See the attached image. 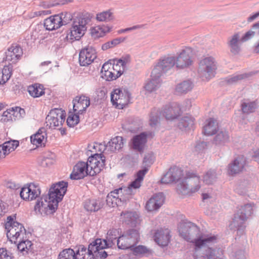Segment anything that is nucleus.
<instances>
[{
    "label": "nucleus",
    "instance_id": "nucleus-1",
    "mask_svg": "<svg viewBox=\"0 0 259 259\" xmlns=\"http://www.w3.org/2000/svg\"><path fill=\"white\" fill-rule=\"evenodd\" d=\"M180 236L185 240L193 244L195 251L206 248L203 254V259H214L215 250L210 246L217 242L218 236L213 234H203L200 228L194 223L182 221L178 227Z\"/></svg>",
    "mask_w": 259,
    "mask_h": 259
},
{
    "label": "nucleus",
    "instance_id": "nucleus-2",
    "mask_svg": "<svg viewBox=\"0 0 259 259\" xmlns=\"http://www.w3.org/2000/svg\"><path fill=\"white\" fill-rule=\"evenodd\" d=\"M201 187V178L192 171H186L185 176L176 185V191L182 198L191 196Z\"/></svg>",
    "mask_w": 259,
    "mask_h": 259
},
{
    "label": "nucleus",
    "instance_id": "nucleus-3",
    "mask_svg": "<svg viewBox=\"0 0 259 259\" xmlns=\"http://www.w3.org/2000/svg\"><path fill=\"white\" fill-rule=\"evenodd\" d=\"M180 112L181 108L177 103L165 106L161 112L157 109H153L150 113L149 124L152 127L156 126L159 122V114H162L167 120H172L177 118Z\"/></svg>",
    "mask_w": 259,
    "mask_h": 259
},
{
    "label": "nucleus",
    "instance_id": "nucleus-4",
    "mask_svg": "<svg viewBox=\"0 0 259 259\" xmlns=\"http://www.w3.org/2000/svg\"><path fill=\"white\" fill-rule=\"evenodd\" d=\"M16 215L9 216L5 223L7 236L12 243L26 238V231L22 224L16 222Z\"/></svg>",
    "mask_w": 259,
    "mask_h": 259
},
{
    "label": "nucleus",
    "instance_id": "nucleus-5",
    "mask_svg": "<svg viewBox=\"0 0 259 259\" xmlns=\"http://www.w3.org/2000/svg\"><path fill=\"white\" fill-rule=\"evenodd\" d=\"M217 69V63L214 58L212 57H206L199 62L198 76L202 80L207 81L215 76Z\"/></svg>",
    "mask_w": 259,
    "mask_h": 259
},
{
    "label": "nucleus",
    "instance_id": "nucleus-6",
    "mask_svg": "<svg viewBox=\"0 0 259 259\" xmlns=\"http://www.w3.org/2000/svg\"><path fill=\"white\" fill-rule=\"evenodd\" d=\"M140 235L137 230L132 229L119 236L117 240L118 249L130 250L139 242Z\"/></svg>",
    "mask_w": 259,
    "mask_h": 259
},
{
    "label": "nucleus",
    "instance_id": "nucleus-7",
    "mask_svg": "<svg viewBox=\"0 0 259 259\" xmlns=\"http://www.w3.org/2000/svg\"><path fill=\"white\" fill-rule=\"evenodd\" d=\"M112 154L104 155L101 153H94L90 156L87 162L89 168V175L93 176L100 173L104 168L106 159L112 158Z\"/></svg>",
    "mask_w": 259,
    "mask_h": 259
},
{
    "label": "nucleus",
    "instance_id": "nucleus-8",
    "mask_svg": "<svg viewBox=\"0 0 259 259\" xmlns=\"http://www.w3.org/2000/svg\"><path fill=\"white\" fill-rule=\"evenodd\" d=\"M68 183L67 182L61 181L53 184L50 187L48 196L49 199L51 200L52 203H54V206H58V203L60 202L65 194L66 192Z\"/></svg>",
    "mask_w": 259,
    "mask_h": 259
},
{
    "label": "nucleus",
    "instance_id": "nucleus-9",
    "mask_svg": "<svg viewBox=\"0 0 259 259\" xmlns=\"http://www.w3.org/2000/svg\"><path fill=\"white\" fill-rule=\"evenodd\" d=\"M252 211H236L234 214L232 221L229 225L230 229L237 231L238 235H242L244 233L246 226L245 222L251 215Z\"/></svg>",
    "mask_w": 259,
    "mask_h": 259
},
{
    "label": "nucleus",
    "instance_id": "nucleus-10",
    "mask_svg": "<svg viewBox=\"0 0 259 259\" xmlns=\"http://www.w3.org/2000/svg\"><path fill=\"white\" fill-rule=\"evenodd\" d=\"M66 113L58 108L52 109L46 118L47 126L50 128L61 127L65 121Z\"/></svg>",
    "mask_w": 259,
    "mask_h": 259
},
{
    "label": "nucleus",
    "instance_id": "nucleus-11",
    "mask_svg": "<svg viewBox=\"0 0 259 259\" xmlns=\"http://www.w3.org/2000/svg\"><path fill=\"white\" fill-rule=\"evenodd\" d=\"M41 194L39 186L34 183H27L21 189L20 196L26 201H31L36 199Z\"/></svg>",
    "mask_w": 259,
    "mask_h": 259
},
{
    "label": "nucleus",
    "instance_id": "nucleus-12",
    "mask_svg": "<svg viewBox=\"0 0 259 259\" xmlns=\"http://www.w3.org/2000/svg\"><path fill=\"white\" fill-rule=\"evenodd\" d=\"M85 21L83 19L74 21L66 34V38L71 42L79 40L86 31Z\"/></svg>",
    "mask_w": 259,
    "mask_h": 259
},
{
    "label": "nucleus",
    "instance_id": "nucleus-13",
    "mask_svg": "<svg viewBox=\"0 0 259 259\" xmlns=\"http://www.w3.org/2000/svg\"><path fill=\"white\" fill-rule=\"evenodd\" d=\"M176 66L178 69L189 68L193 63V50L190 47L183 49L176 57Z\"/></svg>",
    "mask_w": 259,
    "mask_h": 259
},
{
    "label": "nucleus",
    "instance_id": "nucleus-14",
    "mask_svg": "<svg viewBox=\"0 0 259 259\" xmlns=\"http://www.w3.org/2000/svg\"><path fill=\"white\" fill-rule=\"evenodd\" d=\"M68 15L62 13L60 15H55L46 19L44 21V26L48 30H53L59 28L63 24H66L68 21L71 19L70 15L68 14V20H64L66 15Z\"/></svg>",
    "mask_w": 259,
    "mask_h": 259
},
{
    "label": "nucleus",
    "instance_id": "nucleus-15",
    "mask_svg": "<svg viewBox=\"0 0 259 259\" xmlns=\"http://www.w3.org/2000/svg\"><path fill=\"white\" fill-rule=\"evenodd\" d=\"M246 163V159L243 155L237 156L228 164V174L234 176L240 174L244 170Z\"/></svg>",
    "mask_w": 259,
    "mask_h": 259
},
{
    "label": "nucleus",
    "instance_id": "nucleus-16",
    "mask_svg": "<svg viewBox=\"0 0 259 259\" xmlns=\"http://www.w3.org/2000/svg\"><path fill=\"white\" fill-rule=\"evenodd\" d=\"M183 170L177 166L169 168L168 171L161 179L163 184H168L177 182L178 183L183 179Z\"/></svg>",
    "mask_w": 259,
    "mask_h": 259
},
{
    "label": "nucleus",
    "instance_id": "nucleus-17",
    "mask_svg": "<svg viewBox=\"0 0 259 259\" xmlns=\"http://www.w3.org/2000/svg\"><path fill=\"white\" fill-rule=\"evenodd\" d=\"M96 58V50L91 47H88L80 52L79 62L81 66H87L92 64Z\"/></svg>",
    "mask_w": 259,
    "mask_h": 259
},
{
    "label": "nucleus",
    "instance_id": "nucleus-18",
    "mask_svg": "<svg viewBox=\"0 0 259 259\" xmlns=\"http://www.w3.org/2000/svg\"><path fill=\"white\" fill-rule=\"evenodd\" d=\"M114 95H116L114 99L115 108L121 109L129 103L131 94L127 90L122 91L120 89H114Z\"/></svg>",
    "mask_w": 259,
    "mask_h": 259
},
{
    "label": "nucleus",
    "instance_id": "nucleus-19",
    "mask_svg": "<svg viewBox=\"0 0 259 259\" xmlns=\"http://www.w3.org/2000/svg\"><path fill=\"white\" fill-rule=\"evenodd\" d=\"M23 54L22 48L19 45L13 44L6 52L5 59L11 63H16L21 58Z\"/></svg>",
    "mask_w": 259,
    "mask_h": 259
},
{
    "label": "nucleus",
    "instance_id": "nucleus-20",
    "mask_svg": "<svg viewBox=\"0 0 259 259\" xmlns=\"http://www.w3.org/2000/svg\"><path fill=\"white\" fill-rule=\"evenodd\" d=\"M89 171L87 162L79 161L74 166L70 178L72 180L83 179L89 175Z\"/></svg>",
    "mask_w": 259,
    "mask_h": 259
},
{
    "label": "nucleus",
    "instance_id": "nucleus-21",
    "mask_svg": "<svg viewBox=\"0 0 259 259\" xmlns=\"http://www.w3.org/2000/svg\"><path fill=\"white\" fill-rule=\"evenodd\" d=\"M24 113V110L19 107L9 109L3 112L0 121L4 123L12 122L16 120L18 116Z\"/></svg>",
    "mask_w": 259,
    "mask_h": 259
},
{
    "label": "nucleus",
    "instance_id": "nucleus-22",
    "mask_svg": "<svg viewBox=\"0 0 259 259\" xmlns=\"http://www.w3.org/2000/svg\"><path fill=\"white\" fill-rule=\"evenodd\" d=\"M131 61V57L128 54L123 55L119 59L114 58V65H116V67H119V69H116L117 73L114 76V80L119 77L125 72L127 69V65L129 64Z\"/></svg>",
    "mask_w": 259,
    "mask_h": 259
},
{
    "label": "nucleus",
    "instance_id": "nucleus-23",
    "mask_svg": "<svg viewBox=\"0 0 259 259\" xmlns=\"http://www.w3.org/2000/svg\"><path fill=\"white\" fill-rule=\"evenodd\" d=\"M164 199L165 198L162 193L154 194L146 203L147 210H156L159 209L163 204Z\"/></svg>",
    "mask_w": 259,
    "mask_h": 259
},
{
    "label": "nucleus",
    "instance_id": "nucleus-24",
    "mask_svg": "<svg viewBox=\"0 0 259 259\" xmlns=\"http://www.w3.org/2000/svg\"><path fill=\"white\" fill-rule=\"evenodd\" d=\"M170 231L168 229L157 230L154 235V239L159 246H167L169 242Z\"/></svg>",
    "mask_w": 259,
    "mask_h": 259
},
{
    "label": "nucleus",
    "instance_id": "nucleus-25",
    "mask_svg": "<svg viewBox=\"0 0 259 259\" xmlns=\"http://www.w3.org/2000/svg\"><path fill=\"white\" fill-rule=\"evenodd\" d=\"M240 42H241L240 33H234L228 38V46L230 52L234 55H238L241 51Z\"/></svg>",
    "mask_w": 259,
    "mask_h": 259
},
{
    "label": "nucleus",
    "instance_id": "nucleus-26",
    "mask_svg": "<svg viewBox=\"0 0 259 259\" xmlns=\"http://www.w3.org/2000/svg\"><path fill=\"white\" fill-rule=\"evenodd\" d=\"M47 140V133L44 128L39 129L35 134L30 137L31 143L36 147H44Z\"/></svg>",
    "mask_w": 259,
    "mask_h": 259
},
{
    "label": "nucleus",
    "instance_id": "nucleus-27",
    "mask_svg": "<svg viewBox=\"0 0 259 259\" xmlns=\"http://www.w3.org/2000/svg\"><path fill=\"white\" fill-rule=\"evenodd\" d=\"M73 103L74 112L76 113H81L90 105V101L89 98L81 96L76 97L73 100Z\"/></svg>",
    "mask_w": 259,
    "mask_h": 259
},
{
    "label": "nucleus",
    "instance_id": "nucleus-28",
    "mask_svg": "<svg viewBox=\"0 0 259 259\" xmlns=\"http://www.w3.org/2000/svg\"><path fill=\"white\" fill-rule=\"evenodd\" d=\"M113 144V142H112V140L109 141L106 145L101 143H96L89 147V150L93 153L94 152L95 153H98V152H100L101 154L103 153V154L105 156L109 155V153H108L109 151L111 152V154L112 153V149Z\"/></svg>",
    "mask_w": 259,
    "mask_h": 259
},
{
    "label": "nucleus",
    "instance_id": "nucleus-29",
    "mask_svg": "<svg viewBox=\"0 0 259 259\" xmlns=\"http://www.w3.org/2000/svg\"><path fill=\"white\" fill-rule=\"evenodd\" d=\"M219 123L213 118H209L205 121L203 133L207 136L215 135L219 131Z\"/></svg>",
    "mask_w": 259,
    "mask_h": 259
},
{
    "label": "nucleus",
    "instance_id": "nucleus-30",
    "mask_svg": "<svg viewBox=\"0 0 259 259\" xmlns=\"http://www.w3.org/2000/svg\"><path fill=\"white\" fill-rule=\"evenodd\" d=\"M120 215L124 217V222L131 227H136L140 223V220L137 211H122Z\"/></svg>",
    "mask_w": 259,
    "mask_h": 259
},
{
    "label": "nucleus",
    "instance_id": "nucleus-31",
    "mask_svg": "<svg viewBox=\"0 0 259 259\" xmlns=\"http://www.w3.org/2000/svg\"><path fill=\"white\" fill-rule=\"evenodd\" d=\"M101 77L106 81H111L113 78V60L110 59L102 66Z\"/></svg>",
    "mask_w": 259,
    "mask_h": 259
},
{
    "label": "nucleus",
    "instance_id": "nucleus-32",
    "mask_svg": "<svg viewBox=\"0 0 259 259\" xmlns=\"http://www.w3.org/2000/svg\"><path fill=\"white\" fill-rule=\"evenodd\" d=\"M193 87L194 83L191 80H185L176 85L175 92L178 95H184L191 91Z\"/></svg>",
    "mask_w": 259,
    "mask_h": 259
},
{
    "label": "nucleus",
    "instance_id": "nucleus-33",
    "mask_svg": "<svg viewBox=\"0 0 259 259\" xmlns=\"http://www.w3.org/2000/svg\"><path fill=\"white\" fill-rule=\"evenodd\" d=\"M51 200L49 199L48 196V200H46L41 198L38 199L34 205V210H46L49 209L50 210H55L58 208L57 205L54 206V203H52Z\"/></svg>",
    "mask_w": 259,
    "mask_h": 259
},
{
    "label": "nucleus",
    "instance_id": "nucleus-34",
    "mask_svg": "<svg viewBox=\"0 0 259 259\" xmlns=\"http://www.w3.org/2000/svg\"><path fill=\"white\" fill-rule=\"evenodd\" d=\"M230 141L228 132L225 130L219 131L214 137L213 143L215 145L223 146Z\"/></svg>",
    "mask_w": 259,
    "mask_h": 259
},
{
    "label": "nucleus",
    "instance_id": "nucleus-35",
    "mask_svg": "<svg viewBox=\"0 0 259 259\" xmlns=\"http://www.w3.org/2000/svg\"><path fill=\"white\" fill-rule=\"evenodd\" d=\"M175 61L176 57L175 56H165L161 57L157 62L166 72L176 65Z\"/></svg>",
    "mask_w": 259,
    "mask_h": 259
},
{
    "label": "nucleus",
    "instance_id": "nucleus-36",
    "mask_svg": "<svg viewBox=\"0 0 259 259\" xmlns=\"http://www.w3.org/2000/svg\"><path fill=\"white\" fill-rule=\"evenodd\" d=\"M75 259H94V254L89 246L88 248L83 246H80L77 251L75 252Z\"/></svg>",
    "mask_w": 259,
    "mask_h": 259
},
{
    "label": "nucleus",
    "instance_id": "nucleus-37",
    "mask_svg": "<svg viewBox=\"0 0 259 259\" xmlns=\"http://www.w3.org/2000/svg\"><path fill=\"white\" fill-rule=\"evenodd\" d=\"M194 121V118L191 116H185L180 119L178 126L182 131H187L193 127Z\"/></svg>",
    "mask_w": 259,
    "mask_h": 259
},
{
    "label": "nucleus",
    "instance_id": "nucleus-38",
    "mask_svg": "<svg viewBox=\"0 0 259 259\" xmlns=\"http://www.w3.org/2000/svg\"><path fill=\"white\" fill-rule=\"evenodd\" d=\"M146 138L147 135L144 133H141L140 135L134 137L133 139V148L138 151H142L144 148V145L147 141Z\"/></svg>",
    "mask_w": 259,
    "mask_h": 259
},
{
    "label": "nucleus",
    "instance_id": "nucleus-39",
    "mask_svg": "<svg viewBox=\"0 0 259 259\" xmlns=\"http://www.w3.org/2000/svg\"><path fill=\"white\" fill-rule=\"evenodd\" d=\"M29 95L33 98H38L45 94V89L39 83H34L28 87Z\"/></svg>",
    "mask_w": 259,
    "mask_h": 259
},
{
    "label": "nucleus",
    "instance_id": "nucleus-40",
    "mask_svg": "<svg viewBox=\"0 0 259 259\" xmlns=\"http://www.w3.org/2000/svg\"><path fill=\"white\" fill-rule=\"evenodd\" d=\"M12 74V66L5 65L0 69V85L5 84L10 78Z\"/></svg>",
    "mask_w": 259,
    "mask_h": 259
},
{
    "label": "nucleus",
    "instance_id": "nucleus-41",
    "mask_svg": "<svg viewBox=\"0 0 259 259\" xmlns=\"http://www.w3.org/2000/svg\"><path fill=\"white\" fill-rule=\"evenodd\" d=\"M241 106L242 112L248 114L255 111L258 107V103L256 101H244L242 102Z\"/></svg>",
    "mask_w": 259,
    "mask_h": 259
},
{
    "label": "nucleus",
    "instance_id": "nucleus-42",
    "mask_svg": "<svg viewBox=\"0 0 259 259\" xmlns=\"http://www.w3.org/2000/svg\"><path fill=\"white\" fill-rule=\"evenodd\" d=\"M89 248L94 253H96L97 251L103 250L107 246V243L106 240L101 239H97L91 243L89 245Z\"/></svg>",
    "mask_w": 259,
    "mask_h": 259
},
{
    "label": "nucleus",
    "instance_id": "nucleus-43",
    "mask_svg": "<svg viewBox=\"0 0 259 259\" xmlns=\"http://www.w3.org/2000/svg\"><path fill=\"white\" fill-rule=\"evenodd\" d=\"M132 251L133 254L136 256H149L152 253V250L144 245H138L134 247L131 249Z\"/></svg>",
    "mask_w": 259,
    "mask_h": 259
},
{
    "label": "nucleus",
    "instance_id": "nucleus-44",
    "mask_svg": "<svg viewBox=\"0 0 259 259\" xmlns=\"http://www.w3.org/2000/svg\"><path fill=\"white\" fill-rule=\"evenodd\" d=\"M252 75L251 73H244L239 74H234L227 77L225 81L229 84L236 83L239 81L247 78Z\"/></svg>",
    "mask_w": 259,
    "mask_h": 259
},
{
    "label": "nucleus",
    "instance_id": "nucleus-45",
    "mask_svg": "<svg viewBox=\"0 0 259 259\" xmlns=\"http://www.w3.org/2000/svg\"><path fill=\"white\" fill-rule=\"evenodd\" d=\"M19 145V142L17 140H10L5 142L2 145H1L6 155L9 154L14 151Z\"/></svg>",
    "mask_w": 259,
    "mask_h": 259
},
{
    "label": "nucleus",
    "instance_id": "nucleus-46",
    "mask_svg": "<svg viewBox=\"0 0 259 259\" xmlns=\"http://www.w3.org/2000/svg\"><path fill=\"white\" fill-rule=\"evenodd\" d=\"M18 242L19 243L17 245V248L23 254L27 253L32 248V243L26 238L21 239Z\"/></svg>",
    "mask_w": 259,
    "mask_h": 259
},
{
    "label": "nucleus",
    "instance_id": "nucleus-47",
    "mask_svg": "<svg viewBox=\"0 0 259 259\" xmlns=\"http://www.w3.org/2000/svg\"><path fill=\"white\" fill-rule=\"evenodd\" d=\"M161 80L151 77L150 80L146 83L144 88L148 93H151L159 88Z\"/></svg>",
    "mask_w": 259,
    "mask_h": 259
},
{
    "label": "nucleus",
    "instance_id": "nucleus-48",
    "mask_svg": "<svg viewBox=\"0 0 259 259\" xmlns=\"http://www.w3.org/2000/svg\"><path fill=\"white\" fill-rule=\"evenodd\" d=\"M113 12L112 10H108L96 15V19L98 21H108L112 19Z\"/></svg>",
    "mask_w": 259,
    "mask_h": 259
},
{
    "label": "nucleus",
    "instance_id": "nucleus-49",
    "mask_svg": "<svg viewBox=\"0 0 259 259\" xmlns=\"http://www.w3.org/2000/svg\"><path fill=\"white\" fill-rule=\"evenodd\" d=\"M217 175L214 170L210 169L207 171L203 177V181L206 184H213L216 180Z\"/></svg>",
    "mask_w": 259,
    "mask_h": 259
},
{
    "label": "nucleus",
    "instance_id": "nucleus-50",
    "mask_svg": "<svg viewBox=\"0 0 259 259\" xmlns=\"http://www.w3.org/2000/svg\"><path fill=\"white\" fill-rule=\"evenodd\" d=\"M165 72V71H164L163 69L161 67L158 63L157 62L152 70L151 77L161 80L160 77Z\"/></svg>",
    "mask_w": 259,
    "mask_h": 259
},
{
    "label": "nucleus",
    "instance_id": "nucleus-51",
    "mask_svg": "<svg viewBox=\"0 0 259 259\" xmlns=\"http://www.w3.org/2000/svg\"><path fill=\"white\" fill-rule=\"evenodd\" d=\"M106 27L100 26H96L91 28V35L98 38L103 36L106 33Z\"/></svg>",
    "mask_w": 259,
    "mask_h": 259
},
{
    "label": "nucleus",
    "instance_id": "nucleus-52",
    "mask_svg": "<svg viewBox=\"0 0 259 259\" xmlns=\"http://www.w3.org/2000/svg\"><path fill=\"white\" fill-rule=\"evenodd\" d=\"M58 259H75V251L71 248L64 249L59 254Z\"/></svg>",
    "mask_w": 259,
    "mask_h": 259
},
{
    "label": "nucleus",
    "instance_id": "nucleus-53",
    "mask_svg": "<svg viewBox=\"0 0 259 259\" xmlns=\"http://www.w3.org/2000/svg\"><path fill=\"white\" fill-rule=\"evenodd\" d=\"M78 113L70 112L67 119V123L70 127H74L77 124L79 121Z\"/></svg>",
    "mask_w": 259,
    "mask_h": 259
},
{
    "label": "nucleus",
    "instance_id": "nucleus-54",
    "mask_svg": "<svg viewBox=\"0 0 259 259\" xmlns=\"http://www.w3.org/2000/svg\"><path fill=\"white\" fill-rule=\"evenodd\" d=\"M107 89L105 87H102L96 90L95 97L98 100L104 99L107 97Z\"/></svg>",
    "mask_w": 259,
    "mask_h": 259
},
{
    "label": "nucleus",
    "instance_id": "nucleus-55",
    "mask_svg": "<svg viewBox=\"0 0 259 259\" xmlns=\"http://www.w3.org/2000/svg\"><path fill=\"white\" fill-rule=\"evenodd\" d=\"M123 140L122 137H114V149L119 150L123 146Z\"/></svg>",
    "mask_w": 259,
    "mask_h": 259
},
{
    "label": "nucleus",
    "instance_id": "nucleus-56",
    "mask_svg": "<svg viewBox=\"0 0 259 259\" xmlns=\"http://www.w3.org/2000/svg\"><path fill=\"white\" fill-rule=\"evenodd\" d=\"M96 202L94 200H89L85 203L84 207L86 210H98L99 208L96 206Z\"/></svg>",
    "mask_w": 259,
    "mask_h": 259
},
{
    "label": "nucleus",
    "instance_id": "nucleus-57",
    "mask_svg": "<svg viewBox=\"0 0 259 259\" xmlns=\"http://www.w3.org/2000/svg\"><path fill=\"white\" fill-rule=\"evenodd\" d=\"M207 148V143L205 142H198L195 146V151L198 153L203 152Z\"/></svg>",
    "mask_w": 259,
    "mask_h": 259
},
{
    "label": "nucleus",
    "instance_id": "nucleus-58",
    "mask_svg": "<svg viewBox=\"0 0 259 259\" xmlns=\"http://www.w3.org/2000/svg\"><path fill=\"white\" fill-rule=\"evenodd\" d=\"M144 25H136L131 27H128L125 29H121L119 30H117L116 31V33H117V34H120L121 33H125L130 31L142 28L144 27Z\"/></svg>",
    "mask_w": 259,
    "mask_h": 259
},
{
    "label": "nucleus",
    "instance_id": "nucleus-59",
    "mask_svg": "<svg viewBox=\"0 0 259 259\" xmlns=\"http://www.w3.org/2000/svg\"><path fill=\"white\" fill-rule=\"evenodd\" d=\"M12 254L5 248H0V259H12Z\"/></svg>",
    "mask_w": 259,
    "mask_h": 259
},
{
    "label": "nucleus",
    "instance_id": "nucleus-60",
    "mask_svg": "<svg viewBox=\"0 0 259 259\" xmlns=\"http://www.w3.org/2000/svg\"><path fill=\"white\" fill-rule=\"evenodd\" d=\"M141 181L138 180L136 179L135 181L131 183V184L129 185L128 188H126L125 190L126 191L131 192V190L132 188L138 189L141 187Z\"/></svg>",
    "mask_w": 259,
    "mask_h": 259
},
{
    "label": "nucleus",
    "instance_id": "nucleus-61",
    "mask_svg": "<svg viewBox=\"0 0 259 259\" xmlns=\"http://www.w3.org/2000/svg\"><path fill=\"white\" fill-rule=\"evenodd\" d=\"M255 34V33L254 30L251 29V30L247 31L242 37H241V42H245L248 40L253 37Z\"/></svg>",
    "mask_w": 259,
    "mask_h": 259
},
{
    "label": "nucleus",
    "instance_id": "nucleus-62",
    "mask_svg": "<svg viewBox=\"0 0 259 259\" xmlns=\"http://www.w3.org/2000/svg\"><path fill=\"white\" fill-rule=\"evenodd\" d=\"M55 162V160L50 157H44L41 161V165L44 167L49 166L53 164Z\"/></svg>",
    "mask_w": 259,
    "mask_h": 259
},
{
    "label": "nucleus",
    "instance_id": "nucleus-63",
    "mask_svg": "<svg viewBox=\"0 0 259 259\" xmlns=\"http://www.w3.org/2000/svg\"><path fill=\"white\" fill-rule=\"evenodd\" d=\"M153 162V156L152 154H148L145 156L143 163L146 166H150Z\"/></svg>",
    "mask_w": 259,
    "mask_h": 259
},
{
    "label": "nucleus",
    "instance_id": "nucleus-64",
    "mask_svg": "<svg viewBox=\"0 0 259 259\" xmlns=\"http://www.w3.org/2000/svg\"><path fill=\"white\" fill-rule=\"evenodd\" d=\"M148 168L147 167H144V169L139 170L137 173V179L142 182L144 179V177L146 175V174L148 172Z\"/></svg>",
    "mask_w": 259,
    "mask_h": 259
}]
</instances>
